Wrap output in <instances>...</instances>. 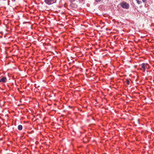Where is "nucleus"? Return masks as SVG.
Wrapping results in <instances>:
<instances>
[{
    "instance_id": "f257e3e1",
    "label": "nucleus",
    "mask_w": 154,
    "mask_h": 154,
    "mask_svg": "<svg viewBox=\"0 0 154 154\" xmlns=\"http://www.w3.org/2000/svg\"><path fill=\"white\" fill-rule=\"evenodd\" d=\"M120 5L121 7L126 9H128L129 8V5L125 2H122L120 3Z\"/></svg>"
},
{
    "instance_id": "f03ea898",
    "label": "nucleus",
    "mask_w": 154,
    "mask_h": 154,
    "mask_svg": "<svg viewBox=\"0 0 154 154\" xmlns=\"http://www.w3.org/2000/svg\"><path fill=\"white\" fill-rule=\"evenodd\" d=\"M57 0H44L45 2L48 5H50L56 2Z\"/></svg>"
},
{
    "instance_id": "7ed1b4c3",
    "label": "nucleus",
    "mask_w": 154,
    "mask_h": 154,
    "mask_svg": "<svg viewBox=\"0 0 154 154\" xmlns=\"http://www.w3.org/2000/svg\"><path fill=\"white\" fill-rule=\"evenodd\" d=\"M7 81V79L5 77H3L0 78V82H5Z\"/></svg>"
},
{
    "instance_id": "20e7f679",
    "label": "nucleus",
    "mask_w": 154,
    "mask_h": 154,
    "mask_svg": "<svg viewBox=\"0 0 154 154\" xmlns=\"http://www.w3.org/2000/svg\"><path fill=\"white\" fill-rule=\"evenodd\" d=\"M147 64L145 63H143L141 65L142 68L144 69V70H145L147 67Z\"/></svg>"
},
{
    "instance_id": "39448f33",
    "label": "nucleus",
    "mask_w": 154,
    "mask_h": 154,
    "mask_svg": "<svg viewBox=\"0 0 154 154\" xmlns=\"http://www.w3.org/2000/svg\"><path fill=\"white\" fill-rule=\"evenodd\" d=\"M22 128H23V127L22 125H19L18 126V129L20 131V130H22Z\"/></svg>"
},
{
    "instance_id": "423d86ee",
    "label": "nucleus",
    "mask_w": 154,
    "mask_h": 154,
    "mask_svg": "<svg viewBox=\"0 0 154 154\" xmlns=\"http://www.w3.org/2000/svg\"><path fill=\"white\" fill-rule=\"evenodd\" d=\"M136 1H137V3L139 5L142 3V2L139 1V0H136Z\"/></svg>"
},
{
    "instance_id": "0eeeda50",
    "label": "nucleus",
    "mask_w": 154,
    "mask_h": 154,
    "mask_svg": "<svg viewBox=\"0 0 154 154\" xmlns=\"http://www.w3.org/2000/svg\"><path fill=\"white\" fill-rule=\"evenodd\" d=\"M126 83L127 84H129V83L130 82H129V81L128 80H127L126 81Z\"/></svg>"
},
{
    "instance_id": "6e6552de",
    "label": "nucleus",
    "mask_w": 154,
    "mask_h": 154,
    "mask_svg": "<svg viewBox=\"0 0 154 154\" xmlns=\"http://www.w3.org/2000/svg\"><path fill=\"white\" fill-rule=\"evenodd\" d=\"M143 2L144 3H145L146 2L147 0H142Z\"/></svg>"
},
{
    "instance_id": "1a4fd4ad",
    "label": "nucleus",
    "mask_w": 154,
    "mask_h": 154,
    "mask_svg": "<svg viewBox=\"0 0 154 154\" xmlns=\"http://www.w3.org/2000/svg\"><path fill=\"white\" fill-rule=\"evenodd\" d=\"M151 100L154 101V97H153L152 98H151Z\"/></svg>"
},
{
    "instance_id": "9d476101",
    "label": "nucleus",
    "mask_w": 154,
    "mask_h": 154,
    "mask_svg": "<svg viewBox=\"0 0 154 154\" xmlns=\"http://www.w3.org/2000/svg\"><path fill=\"white\" fill-rule=\"evenodd\" d=\"M145 100H146V98H145Z\"/></svg>"
}]
</instances>
